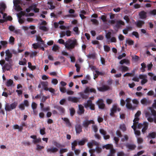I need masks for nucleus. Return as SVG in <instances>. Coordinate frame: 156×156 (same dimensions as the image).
I'll list each match as a JSON object with an SVG mask.
<instances>
[{
    "label": "nucleus",
    "mask_w": 156,
    "mask_h": 156,
    "mask_svg": "<svg viewBox=\"0 0 156 156\" xmlns=\"http://www.w3.org/2000/svg\"><path fill=\"white\" fill-rule=\"evenodd\" d=\"M78 45V43L76 39H69L66 41L65 48L67 50L71 51Z\"/></svg>",
    "instance_id": "nucleus-1"
},
{
    "label": "nucleus",
    "mask_w": 156,
    "mask_h": 156,
    "mask_svg": "<svg viewBox=\"0 0 156 156\" xmlns=\"http://www.w3.org/2000/svg\"><path fill=\"white\" fill-rule=\"evenodd\" d=\"M13 9L18 12L17 14L18 21L20 23V0H13Z\"/></svg>",
    "instance_id": "nucleus-2"
},
{
    "label": "nucleus",
    "mask_w": 156,
    "mask_h": 156,
    "mask_svg": "<svg viewBox=\"0 0 156 156\" xmlns=\"http://www.w3.org/2000/svg\"><path fill=\"white\" fill-rule=\"evenodd\" d=\"M121 110V108L118 107L117 104H114L113 105L112 108L110 109L111 112L110 113V115L112 117H115V113L117 111L118 112H120Z\"/></svg>",
    "instance_id": "nucleus-3"
},
{
    "label": "nucleus",
    "mask_w": 156,
    "mask_h": 156,
    "mask_svg": "<svg viewBox=\"0 0 156 156\" xmlns=\"http://www.w3.org/2000/svg\"><path fill=\"white\" fill-rule=\"evenodd\" d=\"M85 108H87L89 107L91 110H94L95 109V105L93 104L91 100H88L87 102L85 103L84 104Z\"/></svg>",
    "instance_id": "nucleus-4"
},
{
    "label": "nucleus",
    "mask_w": 156,
    "mask_h": 156,
    "mask_svg": "<svg viewBox=\"0 0 156 156\" xmlns=\"http://www.w3.org/2000/svg\"><path fill=\"white\" fill-rule=\"evenodd\" d=\"M17 103L16 102H14L10 105H6L5 109L6 111H10L15 108L17 106Z\"/></svg>",
    "instance_id": "nucleus-5"
},
{
    "label": "nucleus",
    "mask_w": 156,
    "mask_h": 156,
    "mask_svg": "<svg viewBox=\"0 0 156 156\" xmlns=\"http://www.w3.org/2000/svg\"><path fill=\"white\" fill-rule=\"evenodd\" d=\"M125 25V23L122 20H117L116 21V24L114 27V29L115 30H118L122 26H124Z\"/></svg>",
    "instance_id": "nucleus-6"
},
{
    "label": "nucleus",
    "mask_w": 156,
    "mask_h": 156,
    "mask_svg": "<svg viewBox=\"0 0 156 156\" xmlns=\"http://www.w3.org/2000/svg\"><path fill=\"white\" fill-rule=\"evenodd\" d=\"M149 109L150 110L151 114L148 111H146L145 113V116L146 118L151 116V115H153L154 117L156 116V111L155 110L151 107H149Z\"/></svg>",
    "instance_id": "nucleus-7"
},
{
    "label": "nucleus",
    "mask_w": 156,
    "mask_h": 156,
    "mask_svg": "<svg viewBox=\"0 0 156 156\" xmlns=\"http://www.w3.org/2000/svg\"><path fill=\"white\" fill-rule=\"evenodd\" d=\"M97 104L98 105V108L101 109H104L105 108V105L104 103V101L102 99H99L97 102Z\"/></svg>",
    "instance_id": "nucleus-8"
},
{
    "label": "nucleus",
    "mask_w": 156,
    "mask_h": 156,
    "mask_svg": "<svg viewBox=\"0 0 156 156\" xmlns=\"http://www.w3.org/2000/svg\"><path fill=\"white\" fill-rule=\"evenodd\" d=\"M12 61H10L9 63H6L2 67V69L4 71L5 70H9L12 68V65L11 62Z\"/></svg>",
    "instance_id": "nucleus-9"
},
{
    "label": "nucleus",
    "mask_w": 156,
    "mask_h": 156,
    "mask_svg": "<svg viewBox=\"0 0 156 156\" xmlns=\"http://www.w3.org/2000/svg\"><path fill=\"white\" fill-rule=\"evenodd\" d=\"M80 98L79 97H75L69 96L68 98V100L69 101L72 102L73 103H76L79 101V100Z\"/></svg>",
    "instance_id": "nucleus-10"
},
{
    "label": "nucleus",
    "mask_w": 156,
    "mask_h": 156,
    "mask_svg": "<svg viewBox=\"0 0 156 156\" xmlns=\"http://www.w3.org/2000/svg\"><path fill=\"white\" fill-rule=\"evenodd\" d=\"M139 78L142 79L141 81V84L142 85H144L147 82V76L146 75L140 74L139 75Z\"/></svg>",
    "instance_id": "nucleus-11"
},
{
    "label": "nucleus",
    "mask_w": 156,
    "mask_h": 156,
    "mask_svg": "<svg viewBox=\"0 0 156 156\" xmlns=\"http://www.w3.org/2000/svg\"><path fill=\"white\" fill-rule=\"evenodd\" d=\"M126 107L128 109H134V108L133 107L131 104L130 103L131 99L130 98H127L126 99Z\"/></svg>",
    "instance_id": "nucleus-12"
},
{
    "label": "nucleus",
    "mask_w": 156,
    "mask_h": 156,
    "mask_svg": "<svg viewBox=\"0 0 156 156\" xmlns=\"http://www.w3.org/2000/svg\"><path fill=\"white\" fill-rule=\"evenodd\" d=\"M5 53L6 54V57L5 58V60L8 62L12 61V60H10L9 59L12 57V54L10 52L9 50L8 49L6 50L5 51Z\"/></svg>",
    "instance_id": "nucleus-13"
},
{
    "label": "nucleus",
    "mask_w": 156,
    "mask_h": 156,
    "mask_svg": "<svg viewBox=\"0 0 156 156\" xmlns=\"http://www.w3.org/2000/svg\"><path fill=\"white\" fill-rule=\"evenodd\" d=\"M140 102L142 105L147 106L150 104L151 103V101L149 99H147L144 98L141 100Z\"/></svg>",
    "instance_id": "nucleus-14"
},
{
    "label": "nucleus",
    "mask_w": 156,
    "mask_h": 156,
    "mask_svg": "<svg viewBox=\"0 0 156 156\" xmlns=\"http://www.w3.org/2000/svg\"><path fill=\"white\" fill-rule=\"evenodd\" d=\"M84 111L85 110L83 106L81 105H78V109L77 111V114L80 115H82L84 114Z\"/></svg>",
    "instance_id": "nucleus-15"
},
{
    "label": "nucleus",
    "mask_w": 156,
    "mask_h": 156,
    "mask_svg": "<svg viewBox=\"0 0 156 156\" xmlns=\"http://www.w3.org/2000/svg\"><path fill=\"white\" fill-rule=\"evenodd\" d=\"M98 90L101 92L106 91L110 89V87L107 85H103L102 87H98Z\"/></svg>",
    "instance_id": "nucleus-16"
},
{
    "label": "nucleus",
    "mask_w": 156,
    "mask_h": 156,
    "mask_svg": "<svg viewBox=\"0 0 156 156\" xmlns=\"http://www.w3.org/2000/svg\"><path fill=\"white\" fill-rule=\"evenodd\" d=\"M75 130L76 133L79 134L82 131V126L80 124H77L75 126Z\"/></svg>",
    "instance_id": "nucleus-17"
},
{
    "label": "nucleus",
    "mask_w": 156,
    "mask_h": 156,
    "mask_svg": "<svg viewBox=\"0 0 156 156\" xmlns=\"http://www.w3.org/2000/svg\"><path fill=\"white\" fill-rule=\"evenodd\" d=\"M58 149L56 147H52L50 148H48L47 149V151L48 152L51 154L52 153H55L57 152Z\"/></svg>",
    "instance_id": "nucleus-18"
},
{
    "label": "nucleus",
    "mask_w": 156,
    "mask_h": 156,
    "mask_svg": "<svg viewBox=\"0 0 156 156\" xmlns=\"http://www.w3.org/2000/svg\"><path fill=\"white\" fill-rule=\"evenodd\" d=\"M54 107L59 111L61 114L64 113L65 109L63 107L60 106L56 105Z\"/></svg>",
    "instance_id": "nucleus-19"
},
{
    "label": "nucleus",
    "mask_w": 156,
    "mask_h": 156,
    "mask_svg": "<svg viewBox=\"0 0 156 156\" xmlns=\"http://www.w3.org/2000/svg\"><path fill=\"white\" fill-rule=\"evenodd\" d=\"M139 16L141 19H145L147 17V12L144 11H142L139 12Z\"/></svg>",
    "instance_id": "nucleus-20"
},
{
    "label": "nucleus",
    "mask_w": 156,
    "mask_h": 156,
    "mask_svg": "<svg viewBox=\"0 0 156 156\" xmlns=\"http://www.w3.org/2000/svg\"><path fill=\"white\" fill-rule=\"evenodd\" d=\"M126 146L127 148L130 150H134L136 147V146L135 144H127L126 145Z\"/></svg>",
    "instance_id": "nucleus-21"
},
{
    "label": "nucleus",
    "mask_w": 156,
    "mask_h": 156,
    "mask_svg": "<svg viewBox=\"0 0 156 156\" xmlns=\"http://www.w3.org/2000/svg\"><path fill=\"white\" fill-rule=\"evenodd\" d=\"M143 125L144 127L142 129V132L144 133L148 128V124L147 122H144L143 123Z\"/></svg>",
    "instance_id": "nucleus-22"
},
{
    "label": "nucleus",
    "mask_w": 156,
    "mask_h": 156,
    "mask_svg": "<svg viewBox=\"0 0 156 156\" xmlns=\"http://www.w3.org/2000/svg\"><path fill=\"white\" fill-rule=\"evenodd\" d=\"M119 69L122 73H124L128 71L129 69L127 66H121L119 67Z\"/></svg>",
    "instance_id": "nucleus-23"
},
{
    "label": "nucleus",
    "mask_w": 156,
    "mask_h": 156,
    "mask_svg": "<svg viewBox=\"0 0 156 156\" xmlns=\"http://www.w3.org/2000/svg\"><path fill=\"white\" fill-rule=\"evenodd\" d=\"M147 137L150 139H154L156 137V133L155 132H152L149 133Z\"/></svg>",
    "instance_id": "nucleus-24"
},
{
    "label": "nucleus",
    "mask_w": 156,
    "mask_h": 156,
    "mask_svg": "<svg viewBox=\"0 0 156 156\" xmlns=\"http://www.w3.org/2000/svg\"><path fill=\"white\" fill-rule=\"evenodd\" d=\"M63 120L66 122V124L68 126L70 127L71 126V124L69 119L67 118H62Z\"/></svg>",
    "instance_id": "nucleus-25"
},
{
    "label": "nucleus",
    "mask_w": 156,
    "mask_h": 156,
    "mask_svg": "<svg viewBox=\"0 0 156 156\" xmlns=\"http://www.w3.org/2000/svg\"><path fill=\"white\" fill-rule=\"evenodd\" d=\"M119 63L121 65H122L124 63H125L126 65H129L130 64V62L129 60L126 59H124L121 60L120 61Z\"/></svg>",
    "instance_id": "nucleus-26"
},
{
    "label": "nucleus",
    "mask_w": 156,
    "mask_h": 156,
    "mask_svg": "<svg viewBox=\"0 0 156 156\" xmlns=\"http://www.w3.org/2000/svg\"><path fill=\"white\" fill-rule=\"evenodd\" d=\"M102 148L103 149L105 148L107 150L109 149H110V150L111 149H114L113 148V146L112 145L110 144H108L103 146Z\"/></svg>",
    "instance_id": "nucleus-27"
},
{
    "label": "nucleus",
    "mask_w": 156,
    "mask_h": 156,
    "mask_svg": "<svg viewBox=\"0 0 156 156\" xmlns=\"http://www.w3.org/2000/svg\"><path fill=\"white\" fill-rule=\"evenodd\" d=\"M77 141L76 140H74L71 144L72 150H75L76 148V147L77 145Z\"/></svg>",
    "instance_id": "nucleus-28"
},
{
    "label": "nucleus",
    "mask_w": 156,
    "mask_h": 156,
    "mask_svg": "<svg viewBox=\"0 0 156 156\" xmlns=\"http://www.w3.org/2000/svg\"><path fill=\"white\" fill-rule=\"evenodd\" d=\"M3 48H6L7 46L8 42L6 41H1L0 42Z\"/></svg>",
    "instance_id": "nucleus-29"
},
{
    "label": "nucleus",
    "mask_w": 156,
    "mask_h": 156,
    "mask_svg": "<svg viewBox=\"0 0 156 156\" xmlns=\"http://www.w3.org/2000/svg\"><path fill=\"white\" fill-rule=\"evenodd\" d=\"M144 23V21L141 20H139L136 23L137 26L138 27H141L142 25Z\"/></svg>",
    "instance_id": "nucleus-30"
},
{
    "label": "nucleus",
    "mask_w": 156,
    "mask_h": 156,
    "mask_svg": "<svg viewBox=\"0 0 156 156\" xmlns=\"http://www.w3.org/2000/svg\"><path fill=\"white\" fill-rule=\"evenodd\" d=\"M116 152V151L114 149H111L110 150V152L107 156H114V154Z\"/></svg>",
    "instance_id": "nucleus-31"
},
{
    "label": "nucleus",
    "mask_w": 156,
    "mask_h": 156,
    "mask_svg": "<svg viewBox=\"0 0 156 156\" xmlns=\"http://www.w3.org/2000/svg\"><path fill=\"white\" fill-rule=\"evenodd\" d=\"M87 140L86 139H83L79 141L78 142V144L79 145L83 146L84 145L85 142H87Z\"/></svg>",
    "instance_id": "nucleus-32"
},
{
    "label": "nucleus",
    "mask_w": 156,
    "mask_h": 156,
    "mask_svg": "<svg viewBox=\"0 0 156 156\" xmlns=\"http://www.w3.org/2000/svg\"><path fill=\"white\" fill-rule=\"evenodd\" d=\"M41 141V138H37L35 140H33L32 141L33 143L34 144H36L37 143H39Z\"/></svg>",
    "instance_id": "nucleus-33"
},
{
    "label": "nucleus",
    "mask_w": 156,
    "mask_h": 156,
    "mask_svg": "<svg viewBox=\"0 0 156 156\" xmlns=\"http://www.w3.org/2000/svg\"><path fill=\"white\" fill-rule=\"evenodd\" d=\"M36 40L37 41L40 42L41 43V44H42L44 46L45 45L44 41L41 39V37L40 36H37V37Z\"/></svg>",
    "instance_id": "nucleus-34"
},
{
    "label": "nucleus",
    "mask_w": 156,
    "mask_h": 156,
    "mask_svg": "<svg viewBox=\"0 0 156 156\" xmlns=\"http://www.w3.org/2000/svg\"><path fill=\"white\" fill-rule=\"evenodd\" d=\"M13 83V81L11 79H9L7 81L6 85L8 87H10L12 85Z\"/></svg>",
    "instance_id": "nucleus-35"
},
{
    "label": "nucleus",
    "mask_w": 156,
    "mask_h": 156,
    "mask_svg": "<svg viewBox=\"0 0 156 156\" xmlns=\"http://www.w3.org/2000/svg\"><path fill=\"white\" fill-rule=\"evenodd\" d=\"M53 144L57 147L60 148L63 147L61 144L56 141L53 142Z\"/></svg>",
    "instance_id": "nucleus-36"
},
{
    "label": "nucleus",
    "mask_w": 156,
    "mask_h": 156,
    "mask_svg": "<svg viewBox=\"0 0 156 156\" xmlns=\"http://www.w3.org/2000/svg\"><path fill=\"white\" fill-rule=\"evenodd\" d=\"M141 65L142 67L140 69L142 72H144L145 71V69L146 67V64L144 63L143 62L141 64Z\"/></svg>",
    "instance_id": "nucleus-37"
},
{
    "label": "nucleus",
    "mask_w": 156,
    "mask_h": 156,
    "mask_svg": "<svg viewBox=\"0 0 156 156\" xmlns=\"http://www.w3.org/2000/svg\"><path fill=\"white\" fill-rule=\"evenodd\" d=\"M59 47L56 44H54L52 48V50L54 51H56L59 49Z\"/></svg>",
    "instance_id": "nucleus-38"
},
{
    "label": "nucleus",
    "mask_w": 156,
    "mask_h": 156,
    "mask_svg": "<svg viewBox=\"0 0 156 156\" xmlns=\"http://www.w3.org/2000/svg\"><path fill=\"white\" fill-rule=\"evenodd\" d=\"M90 21L93 23L94 25H97L99 24L98 21L96 19H91Z\"/></svg>",
    "instance_id": "nucleus-39"
},
{
    "label": "nucleus",
    "mask_w": 156,
    "mask_h": 156,
    "mask_svg": "<svg viewBox=\"0 0 156 156\" xmlns=\"http://www.w3.org/2000/svg\"><path fill=\"white\" fill-rule=\"evenodd\" d=\"M80 95L81 97V98L83 99H87L88 98V96L84 94L83 93L80 92Z\"/></svg>",
    "instance_id": "nucleus-40"
},
{
    "label": "nucleus",
    "mask_w": 156,
    "mask_h": 156,
    "mask_svg": "<svg viewBox=\"0 0 156 156\" xmlns=\"http://www.w3.org/2000/svg\"><path fill=\"white\" fill-rule=\"evenodd\" d=\"M104 49L105 51L107 52H109L110 50V48L107 45L104 46Z\"/></svg>",
    "instance_id": "nucleus-41"
},
{
    "label": "nucleus",
    "mask_w": 156,
    "mask_h": 156,
    "mask_svg": "<svg viewBox=\"0 0 156 156\" xmlns=\"http://www.w3.org/2000/svg\"><path fill=\"white\" fill-rule=\"evenodd\" d=\"M69 110L70 111V115L72 116H73L75 113V111L74 109L73 108H72L69 109Z\"/></svg>",
    "instance_id": "nucleus-42"
},
{
    "label": "nucleus",
    "mask_w": 156,
    "mask_h": 156,
    "mask_svg": "<svg viewBox=\"0 0 156 156\" xmlns=\"http://www.w3.org/2000/svg\"><path fill=\"white\" fill-rule=\"evenodd\" d=\"M89 125L88 120L84 121L83 122V125L85 128L87 127Z\"/></svg>",
    "instance_id": "nucleus-43"
},
{
    "label": "nucleus",
    "mask_w": 156,
    "mask_h": 156,
    "mask_svg": "<svg viewBox=\"0 0 156 156\" xmlns=\"http://www.w3.org/2000/svg\"><path fill=\"white\" fill-rule=\"evenodd\" d=\"M95 53H92L91 54H89L87 55V57L89 58H92L93 59H94L95 58Z\"/></svg>",
    "instance_id": "nucleus-44"
},
{
    "label": "nucleus",
    "mask_w": 156,
    "mask_h": 156,
    "mask_svg": "<svg viewBox=\"0 0 156 156\" xmlns=\"http://www.w3.org/2000/svg\"><path fill=\"white\" fill-rule=\"evenodd\" d=\"M119 128L123 131H125L126 130L125 125L124 124L120 125Z\"/></svg>",
    "instance_id": "nucleus-45"
},
{
    "label": "nucleus",
    "mask_w": 156,
    "mask_h": 156,
    "mask_svg": "<svg viewBox=\"0 0 156 156\" xmlns=\"http://www.w3.org/2000/svg\"><path fill=\"white\" fill-rule=\"evenodd\" d=\"M95 72L96 73L97 76H95L96 75V74H95L94 75V79H95V78H97L98 77V75H103V73H102L100 72L98 70H95Z\"/></svg>",
    "instance_id": "nucleus-46"
},
{
    "label": "nucleus",
    "mask_w": 156,
    "mask_h": 156,
    "mask_svg": "<svg viewBox=\"0 0 156 156\" xmlns=\"http://www.w3.org/2000/svg\"><path fill=\"white\" fill-rule=\"evenodd\" d=\"M0 7L1 9H2V10H4L6 8V6L5 4L2 2L0 4Z\"/></svg>",
    "instance_id": "nucleus-47"
},
{
    "label": "nucleus",
    "mask_w": 156,
    "mask_h": 156,
    "mask_svg": "<svg viewBox=\"0 0 156 156\" xmlns=\"http://www.w3.org/2000/svg\"><path fill=\"white\" fill-rule=\"evenodd\" d=\"M14 40L15 39L13 37H10L9 40V43L11 44H13Z\"/></svg>",
    "instance_id": "nucleus-48"
},
{
    "label": "nucleus",
    "mask_w": 156,
    "mask_h": 156,
    "mask_svg": "<svg viewBox=\"0 0 156 156\" xmlns=\"http://www.w3.org/2000/svg\"><path fill=\"white\" fill-rule=\"evenodd\" d=\"M68 151V150L66 148H62L60 150L59 153L62 154L65 152H67Z\"/></svg>",
    "instance_id": "nucleus-49"
},
{
    "label": "nucleus",
    "mask_w": 156,
    "mask_h": 156,
    "mask_svg": "<svg viewBox=\"0 0 156 156\" xmlns=\"http://www.w3.org/2000/svg\"><path fill=\"white\" fill-rule=\"evenodd\" d=\"M135 118L133 120V122L134 124H137L138 123V121L139 120V118L138 117H135Z\"/></svg>",
    "instance_id": "nucleus-50"
},
{
    "label": "nucleus",
    "mask_w": 156,
    "mask_h": 156,
    "mask_svg": "<svg viewBox=\"0 0 156 156\" xmlns=\"http://www.w3.org/2000/svg\"><path fill=\"white\" fill-rule=\"evenodd\" d=\"M96 152L98 153H101L102 151V149L101 147H99L98 146H97L95 148Z\"/></svg>",
    "instance_id": "nucleus-51"
},
{
    "label": "nucleus",
    "mask_w": 156,
    "mask_h": 156,
    "mask_svg": "<svg viewBox=\"0 0 156 156\" xmlns=\"http://www.w3.org/2000/svg\"><path fill=\"white\" fill-rule=\"evenodd\" d=\"M45 128H43L40 129V133L41 135H44L45 133Z\"/></svg>",
    "instance_id": "nucleus-52"
},
{
    "label": "nucleus",
    "mask_w": 156,
    "mask_h": 156,
    "mask_svg": "<svg viewBox=\"0 0 156 156\" xmlns=\"http://www.w3.org/2000/svg\"><path fill=\"white\" fill-rule=\"evenodd\" d=\"M58 42L59 43H60V44H63L64 45H65H65H66V42H65L64 41L63 39H59L58 40Z\"/></svg>",
    "instance_id": "nucleus-53"
},
{
    "label": "nucleus",
    "mask_w": 156,
    "mask_h": 156,
    "mask_svg": "<svg viewBox=\"0 0 156 156\" xmlns=\"http://www.w3.org/2000/svg\"><path fill=\"white\" fill-rule=\"evenodd\" d=\"M44 148V147L42 146H41L39 144L37 145L36 150H40Z\"/></svg>",
    "instance_id": "nucleus-54"
},
{
    "label": "nucleus",
    "mask_w": 156,
    "mask_h": 156,
    "mask_svg": "<svg viewBox=\"0 0 156 156\" xmlns=\"http://www.w3.org/2000/svg\"><path fill=\"white\" fill-rule=\"evenodd\" d=\"M31 107L33 109H36L37 108V104L34 102H33L31 104Z\"/></svg>",
    "instance_id": "nucleus-55"
},
{
    "label": "nucleus",
    "mask_w": 156,
    "mask_h": 156,
    "mask_svg": "<svg viewBox=\"0 0 156 156\" xmlns=\"http://www.w3.org/2000/svg\"><path fill=\"white\" fill-rule=\"evenodd\" d=\"M92 127L93 130L95 133H96L98 131V128L97 125H93L92 126Z\"/></svg>",
    "instance_id": "nucleus-56"
},
{
    "label": "nucleus",
    "mask_w": 156,
    "mask_h": 156,
    "mask_svg": "<svg viewBox=\"0 0 156 156\" xmlns=\"http://www.w3.org/2000/svg\"><path fill=\"white\" fill-rule=\"evenodd\" d=\"M132 34L136 38H139V35L138 33L136 31H133L132 33Z\"/></svg>",
    "instance_id": "nucleus-57"
},
{
    "label": "nucleus",
    "mask_w": 156,
    "mask_h": 156,
    "mask_svg": "<svg viewBox=\"0 0 156 156\" xmlns=\"http://www.w3.org/2000/svg\"><path fill=\"white\" fill-rule=\"evenodd\" d=\"M124 20H126V22L127 23H129L130 21V19L129 16L127 15H125L123 17Z\"/></svg>",
    "instance_id": "nucleus-58"
},
{
    "label": "nucleus",
    "mask_w": 156,
    "mask_h": 156,
    "mask_svg": "<svg viewBox=\"0 0 156 156\" xmlns=\"http://www.w3.org/2000/svg\"><path fill=\"white\" fill-rule=\"evenodd\" d=\"M27 126V124L24 122L21 123V126H20V132H21L23 129V127H26V128Z\"/></svg>",
    "instance_id": "nucleus-59"
},
{
    "label": "nucleus",
    "mask_w": 156,
    "mask_h": 156,
    "mask_svg": "<svg viewBox=\"0 0 156 156\" xmlns=\"http://www.w3.org/2000/svg\"><path fill=\"white\" fill-rule=\"evenodd\" d=\"M41 84L44 87H47L48 85V83L47 82H41Z\"/></svg>",
    "instance_id": "nucleus-60"
},
{
    "label": "nucleus",
    "mask_w": 156,
    "mask_h": 156,
    "mask_svg": "<svg viewBox=\"0 0 156 156\" xmlns=\"http://www.w3.org/2000/svg\"><path fill=\"white\" fill-rule=\"evenodd\" d=\"M101 19L102 20L103 22H105L107 21L106 20V17L105 16L102 15L101 17Z\"/></svg>",
    "instance_id": "nucleus-61"
},
{
    "label": "nucleus",
    "mask_w": 156,
    "mask_h": 156,
    "mask_svg": "<svg viewBox=\"0 0 156 156\" xmlns=\"http://www.w3.org/2000/svg\"><path fill=\"white\" fill-rule=\"evenodd\" d=\"M100 133L103 136L106 134L107 132L103 129H100L99 130Z\"/></svg>",
    "instance_id": "nucleus-62"
},
{
    "label": "nucleus",
    "mask_w": 156,
    "mask_h": 156,
    "mask_svg": "<svg viewBox=\"0 0 156 156\" xmlns=\"http://www.w3.org/2000/svg\"><path fill=\"white\" fill-rule=\"evenodd\" d=\"M33 48L34 49H37L40 47V45L38 43H34L33 44Z\"/></svg>",
    "instance_id": "nucleus-63"
},
{
    "label": "nucleus",
    "mask_w": 156,
    "mask_h": 156,
    "mask_svg": "<svg viewBox=\"0 0 156 156\" xmlns=\"http://www.w3.org/2000/svg\"><path fill=\"white\" fill-rule=\"evenodd\" d=\"M39 29L44 31H46L47 30V27L44 26H41L40 27Z\"/></svg>",
    "instance_id": "nucleus-64"
}]
</instances>
